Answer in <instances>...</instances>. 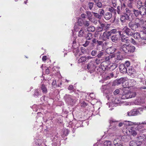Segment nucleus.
Wrapping results in <instances>:
<instances>
[{"mask_svg": "<svg viewBox=\"0 0 146 146\" xmlns=\"http://www.w3.org/2000/svg\"><path fill=\"white\" fill-rule=\"evenodd\" d=\"M135 49V48L134 46L125 44L121 46L119 49L121 52L128 54L133 53Z\"/></svg>", "mask_w": 146, "mask_h": 146, "instance_id": "obj_1", "label": "nucleus"}, {"mask_svg": "<svg viewBox=\"0 0 146 146\" xmlns=\"http://www.w3.org/2000/svg\"><path fill=\"white\" fill-rule=\"evenodd\" d=\"M141 21L138 18L135 19L134 22L131 21L128 24V27L132 30L137 31L138 28L141 27Z\"/></svg>", "mask_w": 146, "mask_h": 146, "instance_id": "obj_2", "label": "nucleus"}, {"mask_svg": "<svg viewBox=\"0 0 146 146\" xmlns=\"http://www.w3.org/2000/svg\"><path fill=\"white\" fill-rule=\"evenodd\" d=\"M126 88L123 89V92L121 96V98L123 99H126L130 98L135 97L136 94L135 92H131L129 90L125 91Z\"/></svg>", "mask_w": 146, "mask_h": 146, "instance_id": "obj_3", "label": "nucleus"}, {"mask_svg": "<svg viewBox=\"0 0 146 146\" xmlns=\"http://www.w3.org/2000/svg\"><path fill=\"white\" fill-rule=\"evenodd\" d=\"M96 68L95 66L92 61H91L88 63L87 66V69L91 73L94 71Z\"/></svg>", "mask_w": 146, "mask_h": 146, "instance_id": "obj_4", "label": "nucleus"}, {"mask_svg": "<svg viewBox=\"0 0 146 146\" xmlns=\"http://www.w3.org/2000/svg\"><path fill=\"white\" fill-rule=\"evenodd\" d=\"M140 114L137 109H133L127 112V115L129 116H136Z\"/></svg>", "mask_w": 146, "mask_h": 146, "instance_id": "obj_5", "label": "nucleus"}, {"mask_svg": "<svg viewBox=\"0 0 146 146\" xmlns=\"http://www.w3.org/2000/svg\"><path fill=\"white\" fill-rule=\"evenodd\" d=\"M102 60L100 59V58H97L96 59L95 62L96 64L98 65L100 64H101V68L104 71H105L106 69L107 66H104V63L102 62Z\"/></svg>", "mask_w": 146, "mask_h": 146, "instance_id": "obj_6", "label": "nucleus"}, {"mask_svg": "<svg viewBox=\"0 0 146 146\" xmlns=\"http://www.w3.org/2000/svg\"><path fill=\"white\" fill-rule=\"evenodd\" d=\"M123 14L121 15L120 17V20L122 23H124L125 22L126 20H129V15H128L127 14L124 13H123Z\"/></svg>", "mask_w": 146, "mask_h": 146, "instance_id": "obj_7", "label": "nucleus"}, {"mask_svg": "<svg viewBox=\"0 0 146 146\" xmlns=\"http://www.w3.org/2000/svg\"><path fill=\"white\" fill-rule=\"evenodd\" d=\"M122 31L128 36H132L133 35V32L130 29L127 27H125L123 29Z\"/></svg>", "mask_w": 146, "mask_h": 146, "instance_id": "obj_8", "label": "nucleus"}, {"mask_svg": "<svg viewBox=\"0 0 146 146\" xmlns=\"http://www.w3.org/2000/svg\"><path fill=\"white\" fill-rule=\"evenodd\" d=\"M138 127L136 128H135L134 127H132L130 129H129V133L133 135V136H135L137 134V131L139 127Z\"/></svg>", "mask_w": 146, "mask_h": 146, "instance_id": "obj_9", "label": "nucleus"}, {"mask_svg": "<svg viewBox=\"0 0 146 146\" xmlns=\"http://www.w3.org/2000/svg\"><path fill=\"white\" fill-rule=\"evenodd\" d=\"M88 32L87 30H86L83 28H82L79 32L78 36L79 37H85Z\"/></svg>", "mask_w": 146, "mask_h": 146, "instance_id": "obj_10", "label": "nucleus"}, {"mask_svg": "<svg viewBox=\"0 0 146 146\" xmlns=\"http://www.w3.org/2000/svg\"><path fill=\"white\" fill-rule=\"evenodd\" d=\"M144 139L143 137L141 136H138L137 138V141L135 142L137 146H140L142 143V142Z\"/></svg>", "mask_w": 146, "mask_h": 146, "instance_id": "obj_11", "label": "nucleus"}, {"mask_svg": "<svg viewBox=\"0 0 146 146\" xmlns=\"http://www.w3.org/2000/svg\"><path fill=\"white\" fill-rule=\"evenodd\" d=\"M64 98L66 102L68 103L72 102L74 101L72 96L70 95H66Z\"/></svg>", "mask_w": 146, "mask_h": 146, "instance_id": "obj_12", "label": "nucleus"}, {"mask_svg": "<svg viewBox=\"0 0 146 146\" xmlns=\"http://www.w3.org/2000/svg\"><path fill=\"white\" fill-rule=\"evenodd\" d=\"M120 71L123 73H126L127 72V68L125 67L123 64H121L119 67Z\"/></svg>", "mask_w": 146, "mask_h": 146, "instance_id": "obj_13", "label": "nucleus"}, {"mask_svg": "<svg viewBox=\"0 0 146 146\" xmlns=\"http://www.w3.org/2000/svg\"><path fill=\"white\" fill-rule=\"evenodd\" d=\"M116 10V12H117L118 14L120 15H122L124 11V9L122 5H121V6H118Z\"/></svg>", "mask_w": 146, "mask_h": 146, "instance_id": "obj_14", "label": "nucleus"}, {"mask_svg": "<svg viewBox=\"0 0 146 146\" xmlns=\"http://www.w3.org/2000/svg\"><path fill=\"white\" fill-rule=\"evenodd\" d=\"M115 57V62L116 63H118L119 61H121L123 59V56L121 55H114V57Z\"/></svg>", "mask_w": 146, "mask_h": 146, "instance_id": "obj_15", "label": "nucleus"}, {"mask_svg": "<svg viewBox=\"0 0 146 146\" xmlns=\"http://www.w3.org/2000/svg\"><path fill=\"white\" fill-rule=\"evenodd\" d=\"M111 35V34L109 31H105L102 37L103 39L105 40L106 38L109 39Z\"/></svg>", "mask_w": 146, "mask_h": 146, "instance_id": "obj_16", "label": "nucleus"}, {"mask_svg": "<svg viewBox=\"0 0 146 146\" xmlns=\"http://www.w3.org/2000/svg\"><path fill=\"white\" fill-rule=\"evenodd\" d=\"M135 70L133 68L130 67L128 68V70H127V73L129 75H133L135 74Z\"/></svg>", "mask_w": 146, "mask_h": 146, "instance_id": "obj_17", "label": "nucleus"}, {"mask_svg": "<svg viewBox=\"0 0 146 146\" xmlns=\"http://www.w3.org/2000/svg\"><path fill=\"white\" fill-rule=\"evenodd\" d=\"M133 12L134 15L136 17H139L141 15L139 10L133 9Z\"/></svg>", "mask_w": 146, "mask_h": 146, "instance_id": "obj_18", "label": "nucleus"}, {"mask_svg": "<svg viewBox=\"0 0 146 146\" xmlns=\"http://www.w3.org/2000/svg\"><path fill=\"white\" fill-rule=\"evenodd\" d=\"M100 22V27L103 29L104 30L107 29L109 28V27L110 26V24H105L102 23Z\"/></svg>", "mask_w": 146, "mask_h": 146, "instance_id": "obj_19", "label": "nucleus"}, {"mask_svg": "<svg viewBox=\"0 0 146 146\" xmlns=\"http://www.w3.org/2000/svg\"><path fill=\"white\" fill-rule=\"evenodd\" d=\"M140 44L141 45H144L146 44V36H143L141 37L139 40Z\"/></svg>", "mask_w": 146, "mask_h": 146, "instance_id": "obj_20", "label": "nucleus"}, {"mask_svg": "<svg viewBox=\"0 0 146 146\" xmlns=\"http://www.w3.org/2000/svg\"><path fill=\"white\" fill-rule=\"evenodd\" d=\"M140 11L141 13V15H146V7L145 6H142V7L139 8Z\"/></svg>", "mask_w": 146, "mask_h": 146, "instance_id": "obj_21", "label": "nucleus"}, {"mask_svg": "<svg viewBox=\"0 0 146 146\" xmlns=\"http://www.w3.org/2000/svg\"><path fill=\"white\" fill-rule=\"evenodd\" d=\"M121 40L125 43H128L129 42V40L128 39V38L124 35L121 36Z\"/></svg>", "mask_w": 146, "mask_h": 146, "instance_id": "obj_22", "label": "nucleus"}, {"mask_svg": "<svg viewBox=\"0 0 146 146\" xmlns=\"http://www.w3.org/2000/svg\"><path fill=\"white\" fill-rule=\"evenodd\" d=\"M112 16V15L111 13L108 12L105 14L104 15V18L107 20H109L111 18Z\"/></svg>", "mask_w": 146, "mask_h": 146, "instance_id": "obj_23", "label": "nucleus"}, {"mask_svg": "<svg viewBox=\"0 0 146 146\" xmlns=\"http://www.w3.org/2000/svg\"><path fill=\"white\" fill-rule=\"evenodd\" d=\"M133 36L135 39L139 40H140L141 36L140 35V34L139 33H136L133 34Z\"/></svg>", "mask_w": 146, "mask_h": 146, "instance_id": "obj_24", "label": "nucleus"}, {"mask_svg": "<svg viewBox=\"0 0 146 146\" xmlns=\"http://www.w3.org/2000/svg\"><path fill=\"white\" fill-rule=\"evenodd\" d=\"M127 1V5L128 7L130 8L133 7V4L134 0H126Z\"/></svg>", "mask_w": 146, "mask_h": 146, "instance_id": "obj_25", "label": "nucleus"}, {"mask_svg": "<svg viewBox=\"0 0 146 146\" xmlns=\"http://www.w3.org/2000/svg\"><path fill=\"white\" fill-rule=\"evenodd\" d=\"M85 37L86 39L88 40H91L93 38L92 37V33L88 32L87 33L86 35V36H85Z\"/></svg>", "mask_w": 146, "mask_h": 146, "instance_id": "obj_26", "label": "nucleus"}, {"mask_svg": "<svg viewBox=\"0 0 146 146\" xmlns=\"http://www.w3.org/2000/svg\"><path fill=\"white\" fill-rule=\"evenodd\" d=\"M105 52L102 50L99 52L98 54L96 55L97 57L98 58H100L102 57L103 56H104Z\"/></svg>", "mask_w": 146, "mask_h": 146, "instance_id": "obj_27", "label": "nucleus"}, {"mask_svg": "<svg viewBox=\"0 0 146 146\" xmlns=\"http://www.w3.org/2000/svg\"><path fill=\"white\" fill-rule=\"evenodd\" d=\"M121 143L120 141H119L118 139H115L113 142L114 146H120Z\"/></svg>", "mask_w": 146, "mask_h": 146, "instance_id": "obj_28", "label": "nucleus"}, {"mask_svg": "<svg viewBox=\"0 0 146 146\" xmlns=\"http://www.w3.org/2000/svg\"><path fill=\"white\" fill-rule=\"evenodd\" d=\"M126 80V78H121L116 81V83L117 84H120L123 83Z\"/></svg>", "mask_w": 146, "mask_h": 146, "instance_id": "obj_29", "label": "nucleus"}, {"mask_svg": "<svg viewBox=\"0 0 146 146\" xmlns=\"http://www.w3.org/2000/svg\"><path fill=\"white\" fill-rule=\"evenodd\" d=\"M87 60V58L86 56H82L78 60V63H81L85 62Z\"/></svg>", "mask_w": 146, "mask_h": 146, "instance_id": "obj_30", "label": "nucleus"}, {"mask_svg": "<svg viewBox=\"0 0 146 146\" xmlns=\"http://www.w3.org/2000/svg\"><path fill=\"white\" fill-rule=\"evenodd\" d=\"M111 39L113 42H116L118 40V38L116 35H114L111 37Z\"/></svg>", "mask_w": 146, "mask_h": 146, "instance_id": "obj_31", "label": "nucleus"}, {"mask_svg": "<svg viewBox=\"0 0 146 146\" xmlns=\"http://www.w3.org/2000/svg\"><path fill=\"white\" fill-rule=\"evenodd\" d=\"M116 10L113 7H111V8L109 9V11H110L111 13H112L114 14L115 15L116 14Z\"/></svg>", "mask_w": 146, "mask_h": 146, "instance_id": "obj_32", "label": "nucleus"}, {"mask_svg": "<svg viewBox=\"0 0 146 146\" xmlns=\"http://www.w3.org/2000/svg\"><path fill=\"white\" fill-rule=\"evenodd\" d=\"M98 14H99L100 16L102 17L104 15L105 12L103 9H100L98 10Z\"/></svg>", "mask_w": 146, "mask_h": 146, "instance_id": "obj_33", "label": "nucleus"}, {"mask_svg": "<svg viewBox=\"0 0 146 146\" xmlns=\"http://www.w3.org/2000/svg\"><path fill=\"white\" fill-rule=\"evenodd\" d=\"M95 30V28L94 26H90L88 27L87 29V31H88L94 32Z\"/></svg>", "mask_w": 146, "mask_h": 146, "instance_id": "obj_34", "label": "nucleus"}, {"mask_svg": "<svg viewBox=\"0 0 146 146\" xmlns=\"http://www.w3.org/2000/svg\"><path fill=\"white\" fill-rule=\"evenodd\" d=\"M142 2L140 0H138L137 2V7L138 8H140L143 5H142Z\"/></svg>", "mask_w": 146, "mask_h": 146, "instance_id": "obj_35", "label": "nucleus"}, {"mask_svg": "<svg viewBox=\"0 0 146 146\" xmlns=\"http://www.w3.org/2000/svg\"><path fill=\"white\" fill-rule=\"evenodd\" d=\"M114 57V55L112 54L109 55L108 56L106 57L105 58V60L106 61H110V60L112 58Z\"/></svg>", "mask_w": 146, "mask_h": 146, "instance_id": "obj_36", "label": "nucleus"}, {"mask_svg": "<svg viewBox=\"0 0 146 146\" xmlns=\"http://www.w3.org/2000/svg\"><path fill=\"white\" fill-rule=\"evenodd\" d=\"M92 13L94 14V16L95 17L100 19H101L102 17L100 16L99 14L93 12H92Z\"/></svg>", "mask_w": 146, "mask_h": 146, "instance_id": "obj_37", "label": "nucleus"}, {"mask_svg": "<svg viewBox=\"0 0 146 146\" xmlns=\"http://www.w3.org/2000/svg\"><path fill=\"white\" fill-rule=\"evenodd\" d=\"M113 75H114L113 73H110L106 77V78L107 80L111 78H112L113 76Z\"/></svg>", "mask_w": 146, "mask_h": 146, "instance_id": "obj_38", "label": "nucleus"}, {"mask_svg": "<svg viewBox=\"0 0 146 146\" xmlns=\"http://www.w3.org/2000/svg\"><path fill=\"white\" fill-rule=\"evenodd\" d=\"M126 124L127 125H138V123H137L136 122L133 123L131 121H128L126 123Z\"/></svg>", "mask_w": 146, "mask_h": 146, "instance_id": "obj_39", "label": "nucleus"}, {"mask_svg": "<svg viewBox=\"0 0 146 146\" xmlns=\"http://www.w3.org/2000/svg\"><path fill=\"white\" fill-rule=\"evenodd\" d=\"M112 5L115 7H116L117 6V0H111Z\"/></svg>", "mask_w": 146, "mask_h": 146, "instance_id": "obj_40", "label": "nucleus"}, {"mask_svg": "<svg viewBox=\"0 0 146 146\" xmlns=\"http://www.w3.org/2000/svg\"><path fill=\"white\" fill-rule=\"evenodd\" d=\"M78 25L80 26H82L84 23L83 21L81 19H78Z\"/></svg>", "mask_w": 146, "mask_h": 146, "instance_id": "obj_41", "label": "nucleus"}, {"mask_svg": "<svg viewBox=\"0 0 146 146\" xmlns=\"http://www.w3.org/2000/svg\"><path fill=\"white\" fill-rule=\"evenodd\" d=\"M105 145H106L107 146H111L112 145V142L109 141H106L104 143Z\"/></svg>", "mask_w": 146, "mask_h": 146, "instance_id": "obj_42", "label": "nucleus"}, {"mask_svg": "<svg viewBox=\"0 0 146 146\" xmlns=\"http://www.w3.org/2000/svg\"><path fill=\"white\" fill-rule=\"evenodd\" d=\"M97 51L96 50H93L91 53V54L92 56H96V55H97Z\"/></svg>", "mask_w": 146, "mask_h": 146, "instance_id": "obj_43", "label": "nucleus"}, {"mask_svg": "<svg viewBox=\"0 0 146 146\" xmlns=\"http://www.w3.org/2000/svg\"><path fill=\"white\" fill-rule=\"evenodd\" d=\"M92 12H89V11H87L86 12V14L87 15V16L88 17L89 19H91V17L92 16Z\"/></svg>", "mask_w": 146, "mask_h": 146, "instance_id": "obj_44", "label": "nucleus"}, {"mask_svg": "<svg viewBox=\"0 0 146 146\" xmlns=\"http://www.w3.org/2000/svg\"><path fill=\"white\" fill-rule=\"evenodd\" d=\"M126 68H128V67H129L130 65V62L129 61H126L125 63V64H124Z\"/></svg>", "mask_w": 146, "mask_h": 146, "instance_id": "obj_45", "label": "nucleus"}, {"mask_svg": "<svg viewBox=\"0 0 146 146\" xmlns=\"http://www.w3.org/2000/svg\"><path fill=\"white\" fill-rule=\"evenodd\" d=\"M41 140L40 139H36L35 140V142L36 145L37 146L40 145L41 144Z\"/></svg>", "mask_w": 146, "mask_h": 146, "instance_id": "obj_46", "label": "nucleus"}, {"mask_svg": "<svg viewBox=\"0 0 146 146\" xmlns=\"http://www.w3.org/2000/svg\"><path fill=\"white\" fill-rule=\"evenodd\" d=\"M94 3L92 2H89L88 4L89 8L90 10L92 9L93 7Z\"/></svg>", "mask_w": 146, "mask_h": 146, "instance_id": "obj_47", "label": "nucleus"}, {"mask_svg": "<svg viewBox=\"0 0 146 146\" xmlns=\"http://www.w3.org/2000/svg\"><path fill=\"white\" fill-rule=\"evenodd\" d=\"M96 4L99 8H101L102 7V4L99 1L96 3Z\"/></svg>", "mask_w": 146, "mask_h": 146, "instance_id": "obj_48", "label": "nucleus"}, {"mask_svg": "<svg viewBox=\"0 0 146 146\" xmlns=\"http://www.w3.org/2000/svg\"><path fill=\"white\" fill-rule=\"evenodd\" d=\"M41 88V89L42 90L43 92L45 93L46 92V89L45 85L44 84H42Z\"/></svg>", "mask_w": 146, "mask_h": 146, "instance_id": "obj_49", "label": "nucleus"}, {"mask_svg": "<svg viewBox=\"0 0 146 146\" xmlns=\"http://www.w3.org/2000/svg\"><path fill=\"white\" fill-rule=\"evenodd\" d=\"M117 30L116 29H113L111 30L110 31H109L111 34V35L112 33H115L117 32Z\"/></svg>", "mask_w": 146, "mask_h": 146, "instance_id": "obj_50", "label": "nucleus"}, {"mask_svg": "<svg viewBox=\"0 0 146 146\" xmlns=\"http://www.w3.org/2000/svg\"><path fill=\"white\" fill-rule=\"evenodd\" d=\"M125 10L126 12V13H126L127 14H131V11L127 8L125 9Z\"/></svg>", "mask_w": 146, "mask_h": 146, "instance_id": "obj_51", "label": "nucleus"}, {"mask_svg": "<svg viewBox=\"0 0 146 146\" xmlns=\"http://www.w3.org/2000/svg\"><path fill=\"white\" fill-rule=\"evenodd\" d=\"M118 121H116L115 120L113 119L112 120H110V124H111L113 123H116L115 124H114L116 125L117 124V123Z\"/></svg>", "mask_w": 146, "mask_h": 146, "instance_id": "obj_52", "label": "nucleus"}, {"mask_svg": "<svg viewBox=\"0 0 146 146\" xmlns=\"http://www.w3.org/2000/svg\"><path fill=\"white\" fill-rule=\"evenodd\" d=\"M135 142L134 141H131L129 142V145L130 146H134L135 145Z\"/></svg>", "mask_w": 146, "mask_h": 146, "instance_id": "obj_53", "label": "nucleus"}, {"mask_svg": "<svg viewBox=\"0 0 146 146\" xmlns=\"http://www.w3.org/2000/svg\"><path fill=\"white\" fill-rule=\"evenodd\" d=\"M119 92V90L118 89H117L115 90L113 92V94L114 95H116L118 94Z\"/></svg>", "mask_w": 146, "mask_h": 146, "instance_id": "obj_54", "label": "nucleus"}, {"mask_svg": "<svg viewBox=\"0 0 146 146\" xmlns=\"http://www.w3.org/2000/svg\"><path fill=\"white\" fill-rule=\"evenodd\" d=\"M100 33L98 31H96L95 32L94 34V37L96 38L98 36V35L100 34Z\"/></svg>", "mask_w": 146, "mask_h": 146, "instance_id": "obj_55", "label": "nucleus"}, {"mask_svg": "<svg viewBox=\"0 0 146 146\" xmlns=\"http://www.w3.org/2000/svg\"><path fill=\"white\" fill-rule=\"evenodd\" d=\"M90 43V41L86 40V41L85 43H84V44H83V45L84 47H86Z\"/></svg>", "mask_w": 146, "mask_h": 146, "instance_id": "obj_56", "label": "nucleus"}, {"mask_svg": "<svg viewBox=\"0 0 146 146\" xmlns=\"http://www.w3.org/2000/svg\"><path fill=\"white\" fill-rule=\"evenodd\" d=\"M104 29L101 27H97V31L100 32V33Z\"/></svg>", "mask_w": 146, "mask_h": 146, "instance_id": "obj_57", "label": "nucleus"}, {"mask_svg": "<svg viewBox=\"0 0 146 146\" xmlns=\"http://www.w3.org/2000/svg\"><path fill=\"white\" fill-rule=\"evenodd\" d=\"M56 81L55 80H53L52 83V85L54 87L56 86Z\"/></svg>", "mask_w": 146, "mask_h": 146, "instance_id": "obj_58", "label": "nucleus"}, {"mask_svg": "<svg viewBox=\"0 0 146 146\" xmlns=\"http://www.w3.org/2000/svg\"><path fill=\"white\" fill-rule=\"evenodd\" d=\"M97 40H97L96 38H93L92 40V45H94V44L96 43L97 42Z\"/></svg>", "mask_w": 146, "mask_h": 146, "instance_id": "obj_59", "label": "nucleus"}, {"mask_svg": "<svg viewBox=\"0 0 146 146\" xmlns=\"http://www.w3.org/2000/svg\"><path fill=\"white\" fill-rule=\"evenodd\" d=\"M84 23L85 26H88L89 25V22L88 21H86Z\"/></svg>", "mask_w": 146, "mask_h": 146, "instance_id": "obj_60", "label": "nucleus"}, {"mask_svg": "<svg viewBox=\"0 0 146 146\" xmlns=\"http://www.w3.org/2000/svg\"><path fill=\"white\" fill-rule=\"evenodd\" d=\"M141 124H146V121H145L144 122H142L141 123H138V125L137 127H139Z\"/></svg>", "mask_w": 146, "mask_h": 146, "instance_id": "obj_61", "label": "nucleus"}, {"mask_svg": "<svg viewBox=\"0 0 146 146\" xmlns=\"http://www.w3.org/2000/svg\"><path fill=\"white\" fill-rule=\"evenodd\" d=\"M97 42L98 44V45H97V46H98L99 45H101L103 43V42L102 41H99L98 40H97Z\"/></svg>", "mask_w": 146, "mask_h": 146, "instance_id": "obj_62", "label": "nucleus"}, {"mask_svg": "<svg viewBox=\"0 0 146 146\" xmlns=\"http://www.w3.org/2000/svg\"><path fill=\"white\" fill-rule=\"evenodd\" d=\"M69 90H72L73 89V86L72 85H70L68 88Z\"/></svg>", "mask_w": 146, "mask_h": 146, "instance_id": "obj_63", "label": "nucleus"}, {"mask_svg": "<svg viewBox=\"0 0 146 146\" xmlns=\"http://www.w3.org/2000/svg\"><path fill=\"white\" fill-rule=\"evenodd\" d=\"M131 42L134 44L135 45L137 44L136 42L133 38L131 39Z\"/></svg>", "mask_w": 146, "mask_h": 146, "instance_id": "obj_64", "label": "nucleus"}]
</instances>
